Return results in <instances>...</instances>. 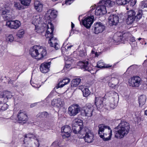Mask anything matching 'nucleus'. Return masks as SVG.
Instances as JSON below:
<instances>
[{"mask_svg":"<svg viewBox=\"0 0 147 147\" xmlns=\"http://www.w3.org/2000/svg\"><path fill=\"white\" fill-rule=\"evenodd\" d=\"M115 136L118 139H121L126 136L129 133L130 127L127 122L121 121V123L115 128Z\"/></svg>","mask_w":147,"mask_h":147,"instance_id":"f257e3e1","label":"nucleus"},{"mask_svg":"<svg viewBox=\"0 0 147 147\" xmlns=\"http://www.w3.org/2000/svg\"><path fill=\"white\" fill-rule=\"evenodd\" d=\"M98 127V134L100 137L105 141L110 140L112 133L110 127L103 124L99 125Z\"/></svg>","mask_w":147,"mask_h":147,"instance_id":"f03ea898","label":"nucleus"},{"mask_svg":"<svg viewBox=\"0 0 147 147\" xmlns=\"http://www.w3.org/2000/svg\"><path fill=\"white\" fill-rule=\"evenodd\" d=\"M47 53L45 49L38 45L34 46L30 50V54L31 56L34 58L37 57L38 60L41 59L46 55Z\"/></svg>","mask_w":147,"mask_h":147,"instance_id":"7ed1b4c3","label":"nucleus"},{"mask_svg":"<svg viewBox=\"0 0 147 147\" xmlns=\"http://www.w3.org/2000/svg\"><path fill=\"white\" fill-rule=\"evenodd\" d=\"M80 138H84L86 142L91 143L94 140V135L91 131L87 128L80 131V135L79 136Z\"/></svg>","mask_w":147,"mask_h":147,"instance_id":"20e7f679","label":"nucleus"},{"mask_svg":"<svg viewBox=\"0 0 147 147\" xmlns=\"http://www.w3.org/2000/svg\"><path fill=\"white\" fill-rule=\"evenodd\" d=\"M109 94L111 96H112L111 100L110 107V108L113 109L117 104L119 98L118 95L117 93L113 91H110L109 92H107L106 94V95L108 96Z\"/></svg>","mask_w":147,"mask_h":147,"instance_id":"39448f33","label":"nucleus"},{"mask_svg":"<svg viewBox=\"0 0 147 147\" xmlns=\"http://www.w3.org/2000/svg\"><path fill=\"white\" fill-rule=\"evenodd\" d=\"M80 111V108L77 104H74L68 108V113L71 116H74L78 113Z\"/></svg>","mask_w":147,"mask_h":147,"instance_id":"423d86ee","label":"nucleus"},{"mask_svg":"<svg viewBox=\"0 0 147 147\" xmlns=\"http://www.w3.org/2000/svg\"><path fill=\"white\" fill-rule=\"evenodd\" d=\"M105 26L100 22H96L94 24L93 26L92 30L95 34L102 32L104 30Z\"/></svg>","mask_w":147,"mask_h":147,"instance_id":"0eeeda50","label":"nucleus"},{"mask_svg":"<svg viewBox=\"0 0 147 147\" xmlns=\"http://www.w3.org/2000/svg\"><path fill=\"white\" fill-rule=\"evenodd\" d=\"M93 106L90 104L86 105L82 110V112L85 116L90 117L92 115V112L94 110Z\"/></svg>","mask_w":147,"mask_h":147,"instance_id":"6e6552de","label":"nucleus"},{"mask_svg":"<svg viewBox=\"0 0 147 147\" xmlns=\"http://www.w3.org/2000/svg\"><path fill=\"white\" fill-rule=\"evenodd\" d=\"M57 11L56 10L49 9L46 14L45 18L48 21H51L57 17Z\"/></svg>","mask_w":147,"mask_h":147,"instance_id":"1a4fd4ad","label":"nucleus"},{"mask_svg":"<svg viewBox=\"0 0 147 147\" xmlns=\"http://www.w3.org/2000/svg\"><path fill=\"white\" fill-rule=\"evenodd\" d=\"M127 18L126 22L128 24H130L133 23L136 18V13L133 10H130L127 12Z\"/></svg>","mask_w":147,"mask_h":147,"instance_id":"9d476101","label":"nucleus"},{"mask_svg":"<svg viewBox=\"0 0 147 147\" xmlns=\"http://www.w3.org/2000/svg\"><path fill=\"white\" fill-rule=\"evenodd\" d=\"M61 132L64 134L62 135L63 138H68L70 136L71 130L70 127L68 125H65L61 127Z\"/></svg>","mask_w":147,"mask_h":147,"instance_id":"9b49d317","label":"nucleus"},{"mask_svg":"<svg viewBox=\"0 0 147 147\" xmlns=\"http://www.w3.org/2000/svg\"><path fill=\"white\" fill-rule=\"evenodd\" d=\"M141 79L139 76H135L132 77L129 80V82L133 87H137L141 84Z\"/></svg>","mask_w":147,"mask_h":147,"instance_id":"f8f14e48","label":"nucleus"},{"mask_svg":"<svg viewBox=\"0 0 147 147\" xmlns=\"http://www.w3.org/2000/svg\"><path fill=\"white\" fill-rule=\"evenodd\" d=\"M6 25L11 28L16 29L20 27L21 24L20 22L18 20H9L7 21Z\"/></svg>","mask_w":147,"mask_h":147,"instance_id":"ddd939ff","label":"nucleus"},{"mask_svg":"<svg viewBox=\"0 0 147 147\" xmlns=\"http://www.w3.org/2000/svg\"><path fill=\"white\" fill-rule=\"evenodd\" d=\"M17 118L18 121L19 123L22 122H26L28 120V116L26 113L24 111L21 110L18 113L17 115Z\"/></svg>","mask_w":147,"mask_h":147,"instance_id":"4468645a","label":"nucleus"},{"mask_svg":"<svg viewBox=\"0 0 147 147\" xmlns=\"http://www.w3.org/2000/svg\"><path fill=\"white\" fill-rule=\"evenodd\" d=\"M93 16L88 17L82 20V24L87 28H89L94 22Z\"/></svg>","mask_w":147,"mask_h":147,"instance_id":"2eb2a0df","label":"nucleus"},{"mask_svg":"<svg viewBox=\"0 0 147 147\" xmlns=\"http://www.w3.org/2000/svg\"><path fill=\"white\" fill-rule=\"evenodd\" d=\"M48 38L49 39V43L51 47H54L56 50H57L60 48V46L57 43V40L56 38H54L53 36Z\"/></svg>","mask_w":147,"mask_h":147,"instance_id":"dca6fc26","label":"nucleus"},{"mask_svg":"<svg viewBox=\"0 0 147 147\" xmlns=\"http://www.w3.org/2000/svg\"><path fill=\"white\" fill-rule=\"evenodd\" d=\"M108 19L109 23L111 26L116 25L119 22V17L116 14H111Z\"/></svg>","mask_w":147,"mask_h":147,"instance_id":"f3484780","label":"nucleus"},{"mask_svg":"<svg viewBox=\"0 0 147 147\" xmlns=\"http://www.w3.org/2000/svg\"><path fill=\"white\" fill-rule=\"evenodd\" d=\"M107 13L106 8L103 5L100 4L96 7L95 13L97 16L102 15Z\"/></svg>","mask_w":147,"mask_h":147,"instance_id":"a211bd4d","label":"nucleus"},{"mask_svg":"<svg viewBox=\"0 0 147 147\" xmlns=\"http://www.w3.org/2000/svg\"><path fill=\"white\" fill-rule=\"evenodd\" d=\"M104 98L100 96L95 98V104L98 110L102 109L104 107L103 103Z\"/></svg>","mask_w":147,"mask_h":147,"instance_id":"6ab92c4d","label":"nucleus"},{"mask_svg":"<svg viewBox=\"0 0 147 147\" xmlns=\"http://www.w3.org/2000/svg\"><path fill=\"white\" fill-rule=\"evenodd\" d=\"M2 11L1 15L4 20H7L11 19L9 7H5L3 9Z\"/></svg>","mask_w":147,"mask_h":147,"instance_id":"aec40b11","label":"nucleus"},{"mask_svg":"<svg viewBox=\"0 0 147 147\" xmlns=\"http://www.w3.org/2000/svg\"><path fill=\"white\" fill-rule=\"evenodd\" d=\"M12 95L11 93L8 91H6L1 93L0 95V100H3V102H6L9 98H11Z\"/></svg>","mask_w":147,"mask_h":147,"instance_id":"412c9836","label":"nucleus"},{"mask_svg":"<svg viewBox=\"0 0 147 147\" xmlns=\"http://www.w3.org/2000/svg\"><path fill=\"white\" fill-rule=\"evenodd\" d=\"M51 62H45L41 64L40 66V71L42 73H46L49 71V68L50 67Z\"/></svg>","mask_w":147,"mask_h":147,"instance_id":"4be33fe9","label":"nucleus"},{"mask_svg":"<svg viewBox=\"0 0 147 147\" xmlns=\"http://www.w3.org/2000/svg\"><path fill=\"white\" fill-rule=\"evenodd\" d=\"M78 65L81 67V68L84 69L85 70L91 72L92 68L89 67L90 64L88 61H86L84 62L80 61L78 63Z\"/></svg>","mask_w":147,"mask_h":147,"instance_id":"5701e85b","label":"nucleus"},{"mask_svg":"<svg viewBox=\"0 0 147 147\" xmlns=\"http://www.w3.org/2000/svg\"><path fill=\"white\" fill-rule=\"evenodd\" d=\"M48 27V28L46 31L47 33L45 34L47 39L53 36V32L54 30L53 27L51 23H49Z\"/></svg>","mask_w":147,"mask_h":147,"instance_id":"b1692460","label":"nucleus"},{"mask_svg":"<svg viewBox=\"0 0 147 147\" xmlns=\"http://www.w3.org/2000/svg\"><path fill=\"white\" fill-rule=\"evenodd\" d=\"M63 103V101L60 98L54 99L51 101V105L53 106L58 107L62 106Z\"/></svg>","mask_w":147,"mask_h":147,"instance_id":"393cba45","label":"nucleus"},{"mask_svg":"<svg viewBox=\"0 0 147 147\" xmlns=\"http://www.w3.org/2000/svg\"><path fill=\"white\" fill-rule=\"evenodd\" d=\"M100 4L103 5L104 6L107 7H110L113 6V2L110 0H102L99 2Z\"/></svg>","mask_w":147,"mask_h":147,"instance_id":"a878e982","label":"nucleus"},{"mask_svg":"<svg viewBox=\"0 0 147 147\" xmlns=\"http://www.w3.org/2000/svg\"><path fill=\"white\" fill-rule=\"evenodd\" d=\"M123 34L120 32L115 34L113 37V40L116 42H120L123 38Z\"/></svg>","mask_w":147,"mask_h":147,"instance_id":"bb28decb","label":"nucleus"},{"mask_svg":"<svg viewBox=\"0 0 147 147\" xmlns=\"http://www.w3.org/2000/svg\"><path fill=\"white\" fill-rule=\"evenodd\" d=\"M73 126H72V129L73 132L75 134H78L79 136L80 135V131L84 129H85L86 128H82V126H75L74 127V129Z\"/></svg>","mask_w":147,"mask_h":147,"instance_id":"cd10ccee","label":"nucleus"},{"mask_svg":"<svg viewBox=\"0 0 147 147\" xmlns=\"http://www.w3.org/2000/svg\"><path fill=\"white\" fill-rule=\"evenodd\" d=\"M82 125L83 123L82 121L80 119H76L74 120L72 123V126H73L74 129V126L82 127Z\"/></svg>","mask_w":147,"mask_h":147,"instance_id":"c85d7f7f","label":"nucleus"},{"mask_svg":"<svg viewBox=\"0 0 147 147\" xmlns=\"http://www.w3.org/2000/svg\"><path fill=\"white\" fill-rule=\"evenodd\" d=\"M70 82V79H69L67 78H66L59 82L58 84V87H62L64 85L69 83Z\"/></svg>","mask_w":147,"mask_h":147,"instance_id":"c756f323","label":"nucleus"},{"mask_svg":"<svg viewBox=\"0 0 147 147\" xmlns=\"http://www.w3.org/2000/svg\"><path fill=\"white\" fill-rule=\"evenodd\" d=\"M146 98L145 95H141L138 98V101L140 106L142 107L146 102Z\"/></svg>","mask_w":147,"mask_h":147,"instance_id":"7c9ffc66","label":"nucleus"},{"mask_svg":"<svg viewBox=\"0 0 147 147\" xmlns=\"http://www.w3.org/2000/svg\"><path fill=\"white\" fill-rule=\"evenodd\" d=\"M34 6L35 9L38 11H41L42 9V5L39 1L35 2Z\"/></svg>","mask_w":147,"mask_h":147,"instance_id":"2f4dec72","label":"nucleus"},{"mask_svg":"<svg viewBox=\"0 0 147 147\" xmlns=\"http://www.w3.org/2000/svg\"><path fill=\"white\" fill-rule=\"evenodd\" d=\"M81 79L80 78H77L73 79L71 81V87H76L80 82Z\"/></svg>","mask_w":147,"mask_h":147,"instance_id":"473e14b6","label":"nucleus"},{"mask_svg":"<svg viewBox=\"0 0 147 147\" xmlns=\"http://www.w3.org/2000/svg\"><path fill=\"white\" fill-rule=\"evenodd\" d=\"M24 137L25 138H28L30 140H31L32 139H36L37 142H38V140L37 139V136L35 134H28L25 135Z\"/></svg>","mask_w":147,"mask_h":147,"instance_id":"72a5a7b5","label":"nucleus"},{"mask_svg":"<svg viewBox=\"0 0 147 147\" xmlns=\"http://www.w3.org/2000/svg\"><path fill=\"white\" fill-rule=\"evenodd\" d=\"M3 100H0V111H3L6 110L8 107L7 105L5 103H2Z\"/></svg>","mask_w":147,"mask_h":147,"instance_id":"f704fd0d","label":"nucleus"},{"mask_svg":"<svg viewBox=\"0 0 147 147\" xmlns=\"http://www.w3.org/2000/svg\"><path fill=\"white\" fill-rule=\"evenodd\" d=\"M96 66L98 68H107L108 67H111V66L109 67L105 66L104 65V63L102 60H100L97 63Z\"/></svg>","mask_w":147,"mask_h":147,"instance_id":"c9c22d12","label":"nucleus"},{"mask_svg":"<svg viewBox=\"0 0 147 147\" xmlns=\"http://www.w3.org/2000/svg\"><path fill=\"white\" fill-rule=\"evenodd\" d=\"M41 18H40L39 15H37L34 18V21H33V23H35L36 24H39L41 22Z\"/></svg>","mask_w":147,"mask_h":147,"instance_id":"e433bc0d","label":"nucleus"},{"mask_svg":"<svg viewBox=\"0 0 147 147\" xmlns=\"http://www.w3.org/2000/svg\"><path fill=\"white\" fill-rule=\"evenodd\" d=\"M68 57H66V58H65V59H66V62H65V65L64 67V68H66L67 69H69L71 66V64L70 62L69 61H73V60L71 59H68Z\"/></svg>","mask_w":147,"mask_h":147,"instance_id":"4c0bfd02","label":"nucleus"},{"mask_svg":"<svg viewBox=\"0 0 147 147\" xmlns=\"http://www.w3.org/2000/svg\"><path fill=\"white\" fill-rule=\"evenodd\" d=\"M130 0H117V3L119 5H125L128 3Z\"/></svg>","mask_w":147,"mask_h":147,"instance_id":"58836bf2","label":"nucleus"},{"mask_svg":"<svg viewBox=\"0 0 147 147\" xmlns=\"http://www.w3.org/2000/svg\"><path fill=\"white\" fill-rule=\"evenodd\" d=\"M24 33V30L23 29H20L18 31L17 35L18 37L21 38L23 36Z\"/></svg>","mask_w":147,"mask_h":147,"instance_id":"ea45409f","label":"nucleus"},{"mask_svg":"<svg viewBox=\"0 0 147 147\" xmlns=\"http://www.w3.org/2000/svg\"><path fill=\"white\" fill-rule=\"evenodd\" d=\"M83 94L84 97L88 96L90 94V92L87 88H85L82 90Z\"/></svg>","mask_w":147,"mask_h":147,"instance_id":"a19ab883","label":"nucleus"},{"mask_svg":"<svg viewBox=\"0 0 147 147\" xmlns=\"http://www.w3.org/2000/svg\"><path fill=\"white\" fill-rule=\"evenodd\" d=\"M20 1L22 4L24 6H27L30 5L31 0H20Z\"/></svg>","mask_w":147,"mask_h":147,"instance_id":"79ce46f5","label":"nucleus"},{"mask_svg":"<svg viewBox=\"0 0 147 147\" xmlns=\"http://www.w3.org/2000/svg\"><path fill=\"white\" fill-rule=\"evenodd\" d=\"M38 116L41 118H47L49 116V114L46 112H44L40 113Z\"/></svg>","mask_w":147,"mask_h":147,"instance_id":"37998d69","label":"nucleus"},{"mask_svg":"<svg viewBox=\"0 0 147 147\" xmlns=\"http://www.w3.org/2000/svg\"><path fill=\"white\" fill-rule=\"evenodd\" d=\"M114 79V78H112V77L111 76H108L104 78L103 79V82L108 83L109 84L111 82V79Z\"/></svg>","mask_w":147,"mask_h":147,"instance_id":"c03bdc74","label":"nucleus"},{"mask_svg":"<svg viewBox=\"0 0 147 147\" xmlns=\"http://www.w3.org/2000/svg\"><path fill=\"white\" fill-rule=\"evenodd\" d=\"M14 40V37L11 34L9 35L6 38V40L8 42H11Z\"/></svg>","mask_w":147,"mask_h":147,"instance_id":"a18cd8bd","label":"nucleus"},{"mask_svg":"<svg viewBox=\"0 0 147 147\" xmlns=\"http://www.w3.org/2000/svg\"><path fill=\"white\" fill-rule=\"evenodd\" d=\"M142 12L141 11H140L138 12L137 15L136 16V19L139 20L142 17Z\"/></svg>","mask_w":147,"mask_h":147,"instance_id":"49530a36","label":"nucleus"},{"mask_svg":"<svg viewBox=\"0 0 147 147\" xmlns=\"http://www.w3.org/2000/svg\"><path fill=\"white\" fill-rule=\"evenodd\" d=\"M14 7L19 10H20L21 8V5L19 3L15 2Z\"/></svg>","mask_w":147,"mask_h":147,"instance_id":"de8ad7c7","label":"nucleus"},{"mask_svg":"<svg viewBox=\"0 0 147 147\" xmlns=\"http://www.w3.org/2000/svg\"><path fill=\"white\" fill-rule=\"evenodd\" d=\"M141 7L142 8L147 7V2L146 1H143L141 3Z\"/></svg>","mask_w":147,"mask_h":147,"instance_id":"09e8293b","label":"nucleus"},{"mask_svg":"<svg viewBox=\"0 0 147 147\" xmlns=\"http://www.w3.org/2000/svg\"><path fill=\"white\" fill-rule=\"evenodd\" d=\"M112 78H114V79H111V82H113V84L115 85L116 84V83L118 82V80L117 79L113 77H112Z\"/></svg>","mask_w":147,"mask_h":147,"instance_id":"8fccbe9b","label":"nucleus"},{"mask_svg":"<svg viewBox=\"0 0 147 147\" xmlns=\"http://www.w3.org/2000/svg\"><path fill=\"white\" fill-rule=\"evenodd\" d=\"M74 0H66L65 1V4L67 5H69L74 1Z\"/></svg>","mask_w":147,"mask_h":147,"instance_id":"3c124183","label":"nucleus"},{"mask_svg":"<svg viewBox=\"0 0 147 147\" xmlns=\"http://www.w3.org/2000/svg\"><path fill=\"white\" fill-rule=\"evenodd\" d=\"M86 53L83 51H80V55L81 57H83L86 55Z\"/></svg>","mask_w":147,"mask_h":147,"instance_id":"603ef678","label":"nucleus"},{"mask_svg":"<svg viewBox=\"0 0 147 147\" xmlns=\"http://www.w3.org/2000/svg\"><path fill=\"white\" fill-rule=\"evenodd\" d=\"M79 89L81 90L82 92L83 89H85V88H86L85 87V86H79Z\"/></svg>","mask_w":147,"mask_h":147,"instance_id":"864d4df0","label":"nucleus"},{"mask_svg":"<svg viewBox=\"0 0 147 147\" xmlns=\"http://www.w3.org/2000/svg\"><path fill=\"white\" fill-rule=\"evenodd\" d=\"M37 104V103H34L31 104L30 105L31 107H33L34 106H35Z\"/></svg>","mask_w":147,"mask_h":147,"instance_id":"5fc2aeb1","label":"nucleus"},{"mask_svg":"<svg viewBox=\"0 0 147 147\" xmlns=\"http://www.w3.org/2000/svg\"><path fill=\"white\" fill-rule=\"evenodd\" d=\"M36 25H35V27H36V29L35 30H36V32H37L38 33H40L41 32H42V31H40V30H39V29L37 30L36 29Z\"/></svg>","mask_w":147,"mask_h":147,"instance_id":"6e6d98bb","label":"nucleus"},{"mask_svg":"<svg viewBox=\"0 0 147 147\" xmlns=\"http://www.w3.org/2000/svg\"><path fill=\"white\" fill-rule=\"evenodd\" d=\"M130 40L131 41L133 42L135 41V39L133 37H132L130 38Z\"/></svg>","mask_w":147,"mask_h":147,"instance_id":"4d7b16f0","label":"nucleus"},{"mask_svg":"<svg viewBox=\"0 0 147 147\" xmlns=\"http://www.w3.org/2000/svg\"><path fill=\"white\" fill-rule=\"evenodd\" d=\"M32 86L33 87H34L35 88H39V87H40V85L39 86H36V84H35V85H33L32 84Z\"/></svg>","mask_w":147,"mask_h":147,"instance_id":"13d9d810","label":"nucleus"},{"mask_svg":"<svg viewBox=\"0 0 147 147\" xmlns=\"http://www.w3.org/2000/svg\"><path fill=\"white\" fill-rule=\"evenodd\" d=\"M136 1H135V0H134V2L133 3H132L131 4V5L132 6H134V5H135V4H136Z\"/></svg>","mask_w":147,"mask_h":147,"instance_id":"bf43d9fd","label":"nucleus"},{"mask_svg":"<svg viewBox=\"0 0 147 147\" xmlns=\"http://www.w3.org/2000/svg\"><path fill=\"white\" fill-rule=\"evenodd\" d=\"M94 54V57H98V54L97 52L95 53Z\"/></svg>","mask_w":147,"mask_h":147,"instance_id":"052dcab7","label":"nucleus"},{"mask_svg":"<svg viewBox=\"0 0 147 147\" xmlns=\"http://www.w3.org/2000/svg\"><path fill=\"white\" fill-rule=\"evenodd\" d=\"M71 28H73L74 27V25L72 22H71Z\"/></svg>","mask_w":147,"mask_h":147,"instance_id":"680f3d73","label":"nucleus"},{"mask_svg":"<svg viewBox=\"0 0 147 147\" xmlns=\"http://www.w3.org/2000/svg\"><path fill=\"white\" fill-rule=\"evenodd\" d=\"M91 53L92 54H94L95 53H96V52H95L93 50H92L91 51Z\"/></svg>","mask_w":147,"mask_h":147,"instance_id":"e2e57ef3","label":"nucleus"},{"mask_svg":"<svg viewBox=\"0 0 147 147\" xmlns=\"http://www.w3.org/2000/svg\"><path fill=\"white\" fill-rule=\"evenodd\" d=\"M72 45H71L70 46H67V49H68L69 48H70L72 47Z\"/></svg>","mask_w":147,"mask_h":147,"instance_id":"0e129e2a","label":"nucleus"},{"mask_svg":"<svg viewBox=\"0 0 147 147\" xmlns=\"http://www.w3.org/2000/svg\"><path fill=\"white\" fill-rule=\"evenodd\" d=\"M145 115L147 116V110L145 111Z\"/></svg>","mask_w":147,"mask_h":147,"instance_id":"69168bd1","label":"nucleus"},{"mask_svg":"<svg viewBox=\"0 0 147 147\" xmlns=\"http://www.w3.org/2000/svg\"><path fill=\"white\" fill-rule=\"evenodd\" d=\"M141 38H138V40H141Z\"/></svg>","mask_w":147,"mask_h":147,"instance_id":"338daca9","label":"nucleus"},{"mask_svg":"<svg viewBox=\"0 0 147 147\" xmlns=\"http://www.w3.org/2000/svg\"><path fill=\"white\" fill-rule=\"evenodd\" d=\"M105 108H107V109H109V108L108 107H106Z\"/></svg>","mask_w":147,"mask_h":147,"instance_id":"774afa93","label":"nucleus"}]
</instances>
